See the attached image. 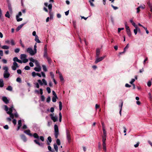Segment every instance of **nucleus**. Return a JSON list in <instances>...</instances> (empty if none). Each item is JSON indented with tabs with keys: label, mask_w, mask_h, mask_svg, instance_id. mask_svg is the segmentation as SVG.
Wrapping results in <instances>:
<instances>
[{
	"label": "nucleus",
	"mask_w": 152,
	"mask_h": 152,
	"mask_svg": "<svg viewBox=\"0 0 152 152\" xmlns=\"http://www.w3.org/2000/svg\"><path fill=\"white\" fill-rule=\"evenodd\" d=\"M18 59L17 57H15L13 58V61L14 62L13 63V65L12 66V69L13 70H15L17 68L19 67L18 64L16 62H18Z\"/></svg>",
	"instance_id": "1"
},
{
	"label": "nucleus",
	"mask_w": 152,
	"mask_h": 152,
	"mask_svg": "<svg viewBox=\"0 0 152 152\" xmlns=\"http://www.w3.org/2000/svg\"><path fill=\"white\" fill-rule=\"evenodd\" d=\"M3 69L4 70V77L5 78H8L10 75V73L8 71V68L7 66H4L3 67Z\"/></svg>",
	"instance_id": "2"
},
{
	"label": "nucleus",
	"mask_w": 152,
	"mask_h": 152,
	"mask_svg": "<svg viewBox=\"0 0 152 152\" xmlns=\"http://www.w3.org/2000/svg\"><path fill=\"white\" fill-rule=\"evenodd\" d=\"M54 135L56 138H57L59 134L58 128V126L55 124L54 126Z\"/></svg>",
	"instance_id": "3"
},
{
	"label": "nucleus",
	"mask_w": 152,
	"mask_h": 152,
	"mask_svg": "<svg viewBox=\"0 0 152 152\" xmlns=\"http://www.w3.org/2000/svg\"><path fill=\"white\" fill-rule=\"evenodd\" d=\"M14 109L13 106L10 108L9 109V111L7 112V113L10 115V118H13L14 117V114L12 113V110Z\"/></svg>",
	"instance_id": "4"
},
{
	"label": "nucleus",
	"mask_w": 152,
	"mask_h": 152,
	"mask_svg": "<svg viewBox=\"0 0 152 152\" xmlns=\"http://www.w3.org/2000/svg\"><path fill=\"white\" fill-rule=\"evenodd\" d=\"M27 51L30 53L31 56H33L35 55L36 53L31 48H28L27 50Z\"/></svg>",
	"instance_id": "5"
},
{
	"label": "nucleus",
	"mask_w": 152,
	"mask_h": 152,
	"mask_svg": "<svg viewBox=\"0 0 152 152\" xmlns=\"http://www.w3.org/2000/svg\"><path fill=\"white\" fill-rule=\"evenodd\" d=\"M106 57L105 56H104L102 57L99 58V57H96V60L95 61V63L97 64V63L102 61Z\"/></svg>",
	"instance_id": "6"
},
{
	"label": "nucleus",
	"mask_w": 152,
	"mask_h": 152,
	"mask_svg": "<svg viewBox=\"0 0 152 152\" xmlns=\"http://www.w3.org/2000/svg\"><path fill=\"white\" fill-rule=\"evenodd\" d=\"M54 114H51L50 115V116L51 119L54 122H55L57 121L58 118L56 116H54Z\"/></svg>",
	"instance_id": "7"
},
{
	"label": "nucleus",
	"mask_w": 152,
	"mask_h": 152,
	"mask_svg": "<svg viewBox=\"0 0 152 152\" xmlns=\"http://www.w3.org/2000/svg\"><path fill=\"white\" fill-rule=\"evenodd\" d=\"M106 140L102 139V148L105 152L106 151Z\"/></svg>",
	"instance_id": "8"
},
{
	"label": "nucleus",
	"mask_w": 152,
	"mask_h": 152,
	"mask_svg": "<svg viewBox=\"0 0 152 152\" xmlns=\"http://www.w3.org/2000/svg\"><path fill=\"white\" fill-rule=\"evenodd\" d=\"M103 135L102 136V139L106 140L107 137V133L105 129H103Z\"/></svg>",
	"instance_id": "9"
},
{
	"label": "nucleus",
	"mask_w": 152,
	"mask_h": 152,
	"mask_svg": "<svg viewBox=\"0 0 152 152\" xmlns=\"http://www.w3.org/2000/svg\"><path fill=\"white\" fill-rule=\"evenodd\" d=\"M66 137H67V139L68 141V142H69L71 140V137L70 134L69 133V132L68 130H66Z\"/></svg>",
	"instance_id": "10"
},
{
	"label": "nucleus",
	"mask_w": 152,
	"mask_h": 152,
	"mask_svg": "<svg viewBox=\"0 0 152 152\" xmlns=\"http://www.w3.org/2000/svg\"><path fill=\"white\" fill-rule=\"evenodd\" d=\"M2 100L6 104L9 103V100L7 99V97L5 96H3L2 97Z\"/></svg>",
	"instance_id": "11"
},
{
	"label": "nucleus",
	"mask_w": 152,
	"mask_h": 152,
	"mask_svg": "<svg viewBox=\"0 0 152 152\" xmlns=\"http://www.w3.org/2000/svg\"><path fill=\"white\" fill-rule=\"evenodd\" d=\"M34 142H35L36 144L38 145L39 146H43V143H40L39 142L38 140H34Z\"/></svg>",
	"instance_id": "12"
},
{
	"label": "nucleus",
	"mask_w": 152,
	"mask_h": 152,
	"mask_svg": "<svg viewBox=\"0 0 152 152\" xmlns=\"http://www.w3.org/2000/svg\"><path fill=\"white\" fill-rule=\"evenodd\" d=\"M18 126L17 129V130L18 131L19 130L22 124L21 120H19L18 121Z\"/></svg>",
	"instance_id": "13"
},
{
	"label": "nucleus",
	"mask_w": 152,
	"mask_h": 152,
	"mask_svg": "<svg viewBox=\"0 0 152 152\" xmlns=\"http://www.w3.org/2000/svg\"><path fill=\"white\" fill-rule=\"evenodd\" d=\"M21 139L24 142H26L27 141V139L26 137L23 134L21 135L20 136Z\"/></svg>",
	"instance_id": "14"
},
{
	"label": "nucleus",
	"mask_w": 152,
	"mask_h": 152,
	"mask_svg": "<svg viewBox=\"0 0 152 152\" xmlns=\"http://www.w3.org/2000/svg\"><path fill=\"white\" fill-rule=\"evenodd\" d=\"M52 141V139L51 137L50 136H49L48 137V140H47V144L48 145H50V143Z\"/></svg>",
	"instance_id": "15"
},
{
	"label": "nucleus",
	"mask_w": 152,
	"mask_h": 152,
	"mask_svg": "<svg viewBox=\"0 0 152 152\" xmlns=\"http://www.w3.org/2000/svg\"><path fill=\"white\" fill-rule=\"evenodd\" d=\"M34 70L37 72H39L41 70V66L35 67L34 69Z\"/></svg>",
	"instance_id": "16"
},
{
	"label": "nucleus",
	"mask_w": 152,
	"mask_h": 152,
	"mask_svg": "<svg viewBox=\"0 0 152 152\" xmlns=\"http://www.w3.org/2000/svg\"><path fill=\"white\" fill-rule=\"evenodd\" d=\"M27 57V56L25 54H22L20 55V58L22 60H23L24 59L26 58Z\"/></svg>",
	"instance_id": "17"
},
{
	"label": "nucleus",
	"mask_w": 152,
	"mask_h": 152,
	"mask_svg": "<svg viewBox=\"0 0 152 152\" xmlns=\"http://www.w3.org/2000/svg\"><path fill=\"white\" fill-rule=\"evenodd\" d=\"M100 50L99 48L97 49L96 50V57H99V55L100 54Z\"/></svg>",
	"instance_id": "18"
},
{
	"label": "nucleus",
	"mask_w": 152,
	"mask_h": 152,
	"mask_svg": "<svg viewBox=\"0 0 152 152\" xmlns=\"http://www.w3.org/2000/svg\"><path fill=\"white\" fill-rule=\"evenodd\" d=\"M24 132L26 134H27L29 135L30 136H32V135L30 133V131L29 130H26Z\"/></svg>",
	"instance_id": "19"
},
{
	"label": "nucleus",
	"mask_w": 152,
	"mask_h": 152,
	"mask_svg": "<svg viewBox=\"0 0 152 152\" xmlns=\"http://www.w3.org/2000/svg\"><path fill=\"white\" fill-rule=\"evenodd\" d=\"M123 102L122 101L121 105H119V107L120 108V111H119V113H120V115L121 116V113L122 107V106L123 105Z\"/></svg>",
	"instance_id": "20"
},
{
	"label": "nucleus",
	"mask_w": 152,
	"mask_h": 152,
	"mask_svg": "<svg viewBox=\"0 0 152 152\" xmlns=\"http://www.w3.org/2000/svg\"><path fill=\"white\" fill-rule=\"evenodd\" d=\"M4 85V81L2 79H0V87H2Z\"/></svg>",
	"instance_id": "21"
},
{
	"label": "nucleus",
	"mask_w": 152,
	"mask_h": 152,
	"mask_svg": "<svg viewBox=\"0 0 152 152\" xmlns=\"http://www.w3.org/2000/svg\"><path fill=\"white\" fill-rule=\"evenodd\" d=\"M24 25V24H22L20 25L19 26H18V27L16 29V31H19L23 27V26Z\"/></svg>",
	"instance_id": "22"
},
{
	"label": "nucleus",
	"mask_w": 152,
	"mask_h": 152,
	"mask_svg": "<svg viewBox=\"0 0 152 152\" xmlns=\"http://www.w3.org/2000/svg\"><path fill=\"white\" fill-rule=\"evenodd\" d=\"M130 21L132 23V24L134 27L135 28H137V26L133 22V20H130Z\"/></svg>",
	"instance_id": "23"
},
{
	"label": "nucleus",
	"mask_w": 152,
	"mask_h": 152,
	"mask_svg": "<svg viewBox=\"0 0 152 152\" xmlns=\"http://www.w3.org/2000/svg\"><path fill=\"white\" fill-rule=\"evenodd\" d=\"M34 40L35 41H36L38 43H40L41 42L39 40V37H38V36H36V37H35V39Z\"/></svg>",
	"instance_id": "24"
},
{
	"label": "nucleus",
	"mask_w": 152,
	"mask_h": 152,
	"mask_svg": "<svg viewBox=\"0 0 152 152\" xmlns=\"http://www.w3.org/2000/svg\"><path fill=\"white\" fill-rule=\"evenodd\" d=\"M138 30H140V28L137 26V28H135V29L134 30V32L135 35L137 34Z\"/></svg>",
	"instance_id": "25"
},
{
	"label": "nucleus",
	"mask_w": 152,
	"mask_h": 152,
	"mask_svg": "<svg viewBox=\"0 0 152 152\" xmlns=\"http://www.w3.org/2000/svg\"><path fill=\"white\" fill-rule=\"evenodd\" d=\"M58 74L59 75V77L60 80L61 81H63L64 80V78L62 75V74L59 72H58Z\"/></svg>",
	"instance_id": "26"
},
{
	"label": "nucleus",
	"mask_w": 152,
	"mask_h": 152,
	"mask_svg": "<svg viewBox=\"0 0 152 152\" xmlns=\"http://www.w3.org/2000/svg\"><path fill=\"white\" fill-rule=\"evenodd\" d=\"M1 48L4 49H9V47L7 45H3L2 46Z\"/></svg>",
	"instance_id": "27"
},
{
	"label": "nucleus",
	"mask_w": 152,
	"mask_h": 152,
	"mask_svg": "<svg viewBox=\"0 0 152 152\" xmlns=\"http://www.w3.org/2000/svg\"><path fill=\"white\" fill-rule=\"evenodd\" d=\"M6 89L10 91H12V88L11 86H8L6 88Z\"/></svg>",
	"instance_id": "28"
},
{
	"label": "nucleus",
	"mask_w": 152,
	"mask_h": 152,
	"mask_svg": "<svg viewBox=\"0 0 152 152\" xmlns=\"http://www.w3.org/2000/svg\"><path fill=\"white\" fill-rule=\"evenodd\" d=\"M94 1V0H90L89 1V2L90 3V5L91 6L94 7V4L93 3V2Z\"/></svg>",
	"instance_id": "29"
},
{
	"label": "nucleus",
	"mask_w": 152,
	"mask_h": 152,
	"mask_svg": "<svg viewBox=\"0 0 152 152\" xmlns=\"http://www.w3.org/2000/svg\"><path fill=\"white\" fill-rule=\"evenodd\" d=\"M59 108L60 110H61L62 108V103L61 102H59Z\"/></svg>",
	"instance_id": "30"
},
{
	"label": "nucleus",
	"mask_w": 152,
	"mask_h": 152,
	"mask_svg": "<svg viewBox=\"0 0 152 152\" xmlns=\"http://www.w3.org/2000/svg\"><path fill=\"white\" fill-rule=\"evenodd\" d=\"M54 148L56 152L58 151V147L56 144L54 145Z\"/></svg>",
	"instance_id": "31"
},
{
	"label": "nucleus",
	"mask_w": 152,
	"mask_h": 152,
	"mask_svg": "<svg viewBox=\"0 0 152 152\" xmlns=\"http://www.w3.org/2000/svg\"><path fill=\"white\" fill-rule=\"evenodd\" d=\"M56 99H58V97L57 96H54L52 98V101L53 102H55L56 101Z\"/></svg>",
	"instance_id": "32"
},
{
	"label": "nucleus",
	"mask_w": 152,
	"mask_h": 152,
	"mask_svg": "<svg viewBox=\"0 0 152 152\" xmlns=\"http://www.w3.org/2000/svg\"><path fill=\"white\" fill-rule=\"evenodd\" d=\"M126 31L130 30L129 27L127 25V23L126 22L125 23Z\"/></svg>",
	"instance_id": "33"
},
{
	"label": "nucleus",
	"mask_w": 152,
	"mask_h": 152,
	"mask_svg": "<svg viewBox=\"0 0 152 152\" xmlns=\"http://www.w3.org/2000/svg\"><path fill=\"white\" fill-rule=\"evenodd\" d=\"M33 136L34 137V138H35L39 139V136H38L37 134L36 133H34L33 134Z\"/></svg>",
	"instance_id": "34"
},
{
	"label": "nucleus",
	"mask_w": 152,
	"mask_h": 152,
	"mask_svg": "<svg viewBox=\"0 0 152 152\" xmlns=\"http://www.w3.org/2000/svg\"><path fill=\"white\" fill-rule=\"evenodd\" d=\"M43 56L44 57H45L46 58H47V57H48V56L47 51H44Z\"/></svg>",
	"instance_id": "35"
},
{
	"label": "nucleus",
	"mask_w": 152,
	"mask_h": 152,
	"mask_svg": "<svg viewBox=\"0 0 152 152\" xmlns=\"http://www.w3.org/2000/svg\"><path fill=\"white\" fill-rule=\"evenodd\" d=\"M34 63L36 65L37 67L40 66L39 63L37 60H36V61Z\"/></svg>",
	"instance_id": "36"
},
{
	"label": "nucleus",
	"mask_w": 152,
	"mask_h": 152,
	"mask_svg": "<svg viewBox=\"0 0 152 152\" xmlns=\"http://www.w3.org/2000/svg\"><path fill=\"white\" fill-rule=\"evenodd\" d=\"M42 67L43 68V70L45 72H46L47 71V69L46 66L45 65H42Z\"/></svg>",
	"instance_id": "37"
},
{
	"label": "nucleus",
	"mask_w": 152,
	"mask_h": 152,
	"mask_svg": "<svg viewBox=\"0 0 152 152\" xmlns=\"http://www.w3.org/2000/svg\"><path fill=\"white\" fill-rule=\"evenodd\" d=\"M16 18L17 21L18 22L22 20L23 19L22 18H19L18 16H16Z\"/></svg>",
	"instance_id": "38"
},
{
	"label": "nucleus",
	"mask_w": 152,
	"mask_h": 152,
	"mask_svg": "<svg viewBox=\"0 0 152 152\" xmlns=\"http://www.w3.org/2000/svg\"><path fill=\"white\" fill-rule=\"evenodd\" d=\"M46 59L47 60L49 64H51V59L49 57H47Z\"/></svg>",
	"instance_id": "39"
},
{
	"label": "nucleus",
	"mask_w": 152,
	"mask_h": 152,
	"mask_svg": "<svg viewBox=\"0 0 152 152\" xmlns=\"http://www.w3.org/2000/svg\"><path fill=\"white\" fill-rule=\"evenodd\" d=\"M5 16L8 18H10V15H9V12L8 11H7V12L6 14H5Z\"/></svg>",
	"instance_id": "40"
},
{
	"label": "nucleus",
	"mask_w": 152,
	"mask_h": 152,
	"mask_svg": "<svg viewBox=\"0 0 152 152\" xmlns=\"http://www.w3.org/2000/svg\"><path fill=\"white\" fill-rule=\"evenodd\" d=\"M42 81L44 85H45V86H46L47 85V82L45 79H42Z\"/></svg>",
	"instance_id": "41"
},
{
	"label": "nucleus",
	"mask_w": 152,
	"mask_h": 152,
	"mask_svg": "<svg viewBox=\"0 0 152 152\" xmlns=\"http://www.w3.org/2000/svg\"><path fill=\"white\" fill-rule=\"evenodd\" d=\"M59 121L60 122H61L62 120V115L61 112H60L59 113Z\"/></svg>",
	"instance_id": "42"
},
{
	"label": "nucleus",
	"mask_w": 152,
	"mask_h": 152,
	"mask_svg": "<svg viewBox=\"0 0 152 152\" xmlns=\"http://www.w3.org/2000/svg\"><path fill=\"white\" fill-rule=\"evenodd\" d=\"M48 7L49 10H52V5L51 4H50L48 5Z\"/></svg>",
	"instance_id": "43"
},
{
	"label": "nucleus",
	"mask_w": 152,
	"mask_h": 152,
	"mask_svg": "<svg viewBox=\"0 0 152 152\" xmlns=\"http://www.w3.org/2000/svg\"><path fill=\"white\" fill-rule=\"evenodd\" d=\"M126 32H127V33L128 36L129 37H130L131 36V33L130 30L127 31Z\"/></svg>",
	"instance_id": "44"
},
{
	"label": "nucleus",
	"mask_w": 152,
	"mask_h": 152,
	"mask_svg": "<svg viewBox=\"0 0 152 152\" xmlns=\"http://www.w3.org/2000/svg\"><path fill=\"white\" fill-rule=\"evenodd\" d=\"M16 81L17 82L20 83L21 82V79L20 77H18L16 79Z\"/></svg>",
	"instance_id": "45"
},
{
	"label": "nucleus",
	"mask_w": 152,
	"mask_h": 152,
	"mask_svg": "<svg viewBox=\"0 0 152 152\" xmlns=\"http://www.w3.org/2000/svg\"><path fill=\"white\" fill-rule=\"evenodd\" d=\"M20 51V49L19 48H17L15 49V53H18Z\"/></svg>",
	"instance_id": "46"
},
{
	"label": "nucleus",
	"mask_w": 152,
	"mask_h": 152,
	"mask_svg": "<svg viewBox=\"0 0 152 152\" xmlns=\"http://www.w3.org/2000/svg\"><path fill=\"white\" fill-rule=\"evenodd\" d=\"M50 75L51 76V78L52 79H54V74H53V73L52 72H51L50 73Z\"/></svg>",
	"instance_id": "47"
},
{
	"label": "nucleus",
	"mask_w": 152,
	"mask_h": 152,
	"mask_svg": "<svg viewBox=\"0 0 152 152\" xmlns=\"http://www.w3.org/2000/svg\"><path fill=\"white\" fill-rule=\"evenodd\" d=\"M10 43L11 45H15V42L12 39L11 40Z\"/></svg>",
	"instance_id": "48"
},
{
	"label": "nucleus",
	"mask_w": 152,
	"mask_h": 152,
	"mask_svg": "<svg viewBox=\"0 0 152 152\" xmlns=\"http://www.w3.org/2000/svg\"><path fill=\"white\" fill-rule=\"evenodd\" d=\"M37 43H36L35 45L34 46V51L35 52L37 53V46H36Z\"/></svg>",
	"instance_id": "49"
},
{
	"label": "nucleus",
	"mask_w": 152,
	"mask_h": 152,
	"mask_svg": "<svg viewBox=\"0 0 152 152\" xmlns=\"http://www.w3.org/2000/svg\"><path fill=\"white\" fill-rule=\"evenodd\" d=\"M46 90H47V91L48 93L49 94L51 92V91H50V88H49V87H47V88H46Z\"/></svg>",
	"instance_id": "50"
},
{
	"label": "nucleus",
	"mask_w": 152,
	"mask_h": 152,
	"mask_svg": "<svg viewBox=\"0 0 152 152\" xmlns=\"http://www.w3.org/2000/svg\"><path fill=\"white\" fill-rule=\"evenodd\" d=\"M56 143L58 144V145H60V140L59 139H57L56 140Z\"/></svg>",
	"instance_id": "51"
},
{
	"label": "nucleus",
	"mask_w": 152,
	"mask_h": 152,
	"mask_svg": "<svg viewBox=\"0 0 152 152\" xmlns=\"http://www.w3.org/2000/svg\"><path fill=\"white\" fill-rule=\"evenodd\" d=\"M28 61V60L27 59L25 58L23 60V62L24 63H26Z\"/></svg>",
	"instance_id": "52"
},
{
	"label": "nucleus",
	"mask_w": 152,
	"mask_h": 152,
	"mask_svg": "<svg viewBox=\"0 0 152 152\" xmlns=\"http://www.w3.org/2000/svg\"><path fill=\"white\" fill-rule=\"evenodd\" d=\"M29 60L32 62H33L34 63L36 61V60H35V59H34V58H31L29 59Z\"/></svg>",
	"instance_id": "53"
},
{
	"label": "nucleus",
	"mask_w": 152,
	"mask_h": 152,
	"mask_svg": "<svg viewBox=\"0 0 152 152\" xmlns=\"http://www.w3.org/2000/svg\"><path fill=\"white\" fill-rule=\"evenodd\" d=\"M129 47V45L128 44L125 47V48H124V51H126V49H127Z\"/></svg>",
	"instance_id": "54"
},
{
	"label": "nucleus",
	"mask_w": 152,
	"mask_h": 152,
	"mask_svg": "<svg viewBox=\"0 0 152 152\" xmlns=\"http://www.w3.org/2000/svg\"><path fill=\"white\" fill-rule=\"evenodd\" d=\"M24 69L26 70H28L30 69V67L29 66H27L25 67Z\"/></svg>",
	"instance_id": "55"
},
{
	"label": "nucleus",
	"mask_w": 152,
	"mask_h": 152,
	"mask_svg": "<svg viewBox=\"0 0 152 152\" xmlns=\"http://www.w3.org/2000/svg\"><path fill=\"white\" fill-rule=\"evenodd\" d=\"M151 85V82L150 81H148L147 83V85L148 87H150Z\"/></svg>",
	"instance_id": "56"
},
{
	"label": "nucleus",
	"mask_w": 152,
	"mask_h": 152,
	"mask_svg": "<svg viewBox=\"0 0 152 152\" xmlns=\"http://www.w3.org/2000/svg\"><path fill=\"white\" fill-rule=\"evenodd\" d=\"M4 109H5V110L6 111H7V112L8 111V110H9V109L7 106H6V105L4 106Z\"/></svg>",
	"instance_id": "57"
},
{
	"label": "nucleus",
	"mask_w": 152,
	"mask_h": 152,
	"mask_svg": "<svg viewBox=\"0 0 152 152\" xmlns=\"http://www.w3.org/2000/svg\"><path fill=\"white\" fill-rule=\"evenodd\" d=\"M135 81V80L134 79H132L131 81L129 82V83L131 84H134L133 83Z\"/></svg>",
	"instance_id": "58"
},
{
	"label": "nucleus",
	"mask_w": 152,
	"mask_h": 152,
	"mask_svg": "<svg viewBox=\"0 0 152 152\" xmlns=\"http://www.w3.org/2000/svg\"><path fill=\"white\" fill-rule=\"evenodd\" d=\"M142 27L145 30L147 34H148L149 33V31L147 30V28L144 26H142Z\"/></svg>",
	"instance_id": "59"
},
{
	"label": "nucleus",
	"mask_w": 152,
	"mask_h": 152,
	"mask_svg": "<svg viewBox=\"0 0 152 152\" xmlns=\"http://www.w3.org/2000/svg\"><path fill=\"white\" fill-rule=\"evenodd\" d=\"M148 95L149 96V98L151 100H152V96L151 95V94L150 93H148Z\"/></svg>",
	"instance_id": "60"
},
{
	"label": "nucleus",
	"mask_w": 152,
	"mask_h": 152,
	"mask_svg": "<svg viewBox=\"0 0 152 152\" xmlns=\"http://www.w3.org/2000/svg\"><path fill=\"white\" fill-rule=\"evenodd\" d=\"M50 100V96H48L47 99V102L49 103Z\"/></svg>",
	"instance_id": "61"
},
{
	"label": "nucleus",
	"mask_w": 152,
	"mask_h": 152,
	"mask_svg": "<svg viewBox=\"0 0 152 152\" xmlns=\"http://www.w3.org/2000/svg\"><path fill=\"white\" fill-rule=\"evenodd\" d=\"M40 139L42 141H44V138L43 137L41 136L39 137Z\"/></svg>",
	"instance_id": "62"
},
{
	"label": "nucleus",
	"mask_w": 152,
	"mask_h": 152,
	"mask_svg": "<svg viewBox=\"0 0 152 152\" xmlns=\"http://www.w3.org/2000/svg\"><path fill=\"white\" fill-rule=\"evenodd\" d=\"M4 128L6 129H9V126L8 125H6L4 126Z\"/></svg>",
	"instance_id": "63"
},
{
	"label": "nucleus",
	"mask_w": 152,
	"mask_h": 152,
	"mask_svg": "<svg viewBox=\"0 0 152 152\" xmlns=\"http://www.w3.org/2000/svg\"><path fill=\"white\" fill-rule=\"evenodd\" d=\"M37 81L40 85H42L43 84V83L40 80H38Z\"/></svg>",
	"instance_id": "64"
}]
</instances>
